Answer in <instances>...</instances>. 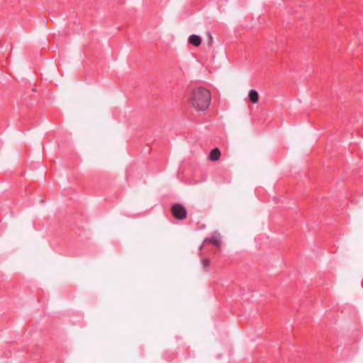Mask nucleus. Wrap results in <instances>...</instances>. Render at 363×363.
Segmentation results:
<instances>
[{"label": "nucleus", "instance_id": "4", "mask_svg": "<svg viewBox=\"0 0 363 363\" xmlns=\"http://www.w3.org/2000/svg\"><path fill=\"white\" fill-rule=\"evenodd\" d=\"M188 42L194 46H199L201 43V38L199 35H191L188 38Z\"/></svg>", "mask_w": 363, "mask_h": 363}, {"label": "nucleus", "instance_id": "6", "mask_svg": "<svg viewBox=\"0 0 363 363\" xmlns=\"http://www.w3.org/2000/svg\"><path fill=\"white\" fill-rule=\"evenodd\" d=\"M209 242L217 247H220V240L216 236H213L212 238L209 240Z\"/></svg>", "mask_w": 363, "mask_h": 363}, {"label": "nucleus", "instance_id": "5", "mask_svg": "<svg viewBox=\"0 0 363 363\" xmlns=\"http://www.w3.org/2000/svg\"><path fill=\"white\" fill-rule=\"evenodd\" d=\"M248 96L250 101L253 104H256L259 101V94L255 90H250Z\"/></svg>", "mask_w": 363, "mask_h": 363}, {"label": "nucleus", "instance_id": "7", "mask_svg": "<svg viewBox=\"0 0 363 363\" xmlns=\"http://www.w3.org/2000/svg\"><path fill=\"white\" fill-rule=\"evenodd\" d=\"M202 264L203 267H208L210 265V260L208 259H203Z\"/></svg>", "mask_w": 363, "mask_h": 363}, {"label": "nucleus", "instance_id": "1", "mask_svg": "<svg viewBox=\"0 0 363 363\" xmlns=\"http://www.w3.org/2000/svg\"><path fill=\"white\" fill-rule=\"evenodd\" d=\"M211 100L210 92L202 87L194 89L189 96L191 106L196 111H205L208 108Z\"/></svg>", "mask_w": 363, "mask_h": 363}, {"label": "nucleus", "instance_id": "3", "mask_svg": "<svg viewBox=\"0 0 363 363\" xmlns=\"http://www.w3.org/2000/svg\"><path fill=\"white\" fill-rule=\"evenodd\" d=\"M220 157V151L218 147L213 149L208 156V159L212 162H216L219 160Z\"/></svg>", "mask_w": 363, "mask_h": 363}, {"label": "nucleus", "instance_id": "2", "mask_svg": "<svg viewBox=\"0 0 363 363\" xmlns=\"http://www.w3.org/2000/svg\"><path fill=\"white\" fill-rule=\"evenodd\" d=\"M171 211L173 216L177 219L183 220L186 217V211L185 208L179 203L174 204L172 206Z\"/></svg>", "mask_w": 363, "mask_h": 363}]
</instances>
